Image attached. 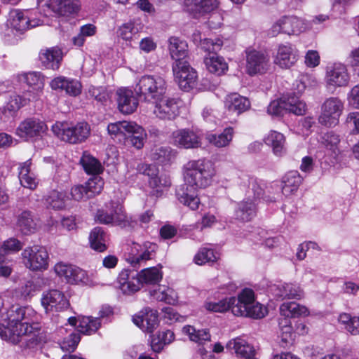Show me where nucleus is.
Instances as JSON below:
<instances>
[{"mask_svg": "<svg viewBox=\"0 0 359 359\" xmlns=\"http://www.w3.org/2000/svg\"><path fill=\"white\" fill-rule=\"evenodd\" d=\"M274 294L281 299H300L304 297V291L296 283H283L273 286Z\"/></svg>", "mask_w": 359, "mask_h": 359, "instance_id": "nucleus-30", "label": "nucleus"}, {"mask_svg": "<svg viewBox=\"0 0 359 359\" xmlns=\"http://www.w3.org/2000/svg\"><path fill=\"white\" fill-rule=\"evenodd\" d=\"M141 130H130L126 137L130 138L131 144L137 149H140L143 147V140L144 135V130L139 126Z\"/></svg>", "mask_w": 359, "mask_h": 359, "instance_id": "nucleus-62", "label": "nucleus"}, {"mask_svg": "<svg viewBox=\"0 0 359 359\" xmlns=\"http://www.w3.org/2000/svg\"><path fill=\"white\" fill-rule=\"evenodd\" d=\"M175 339L173 332L168 330L159 332L156 337L152 338L151 346L154 351L160 352L165 345L170 344Z\"/></svg>", "mask_w": 359, "mask_h": 359, "instance_id": "nucleus-52", "label": "nucleus"}, {"mask_svg": "<svg viewBox=\"0 0 359 359\" xmlns=\"http://www.w3.org/2000/svg\"><path fill=\"white\" fill-rule=\"evenodd\" d=\"M39 318L38 313L31 306L13 305L6 313V325L0 327V337L14 344L20 341V337H24L29 346L36 344Z\"/></svg>", "mask_w": 359, "mask_h": 359, "instance_id": "nucleus-2", "label": "nucleus"}, {"mask_svg": "<svg viewBox=\"0 0 359 359\" xmlns=\"http://www.w3.org/2000/svg\"><path fill=\"white\" fill-rule=\"evenodd\" d=\"M187 11L194 18H199L215 10L219 5L217 0H184Z\"/></svg>", "mask_w": 359, "mask_h": 359, "instance_id": "nucleus-27", "label": "nucleus"}, {"mask_svg": "<svg viewBox=\"0 0 359 359\" xmlns=\"http://www.w3.org/2000/svg\"><path fill=\"white\" fill-rule=\"evenodd\" d=\"M279 327L292 326L290 318L300 316H308L310 314L309 310L305 306L296 302H285L280 306Z\"/></svg>", "mask_w": 359, "mask_h": 359, "instance_id": "nucleus-17", "label": "nucleus"}, {"mask_svg": "<svg viewBox=\"0 0 359 359\" xmlns=\"http://www.w3.org/2000/svg\"><path fill=\"white\" fill-rule=\"evenodd\" d=\"M302 177L296 170L288 172L283 177L282 192L285 196H289L296 192L302 184Z\"/></svg>", "mask_w": 359, "mask_h": 359, "instance_id": "nucleus-37", "label": "nucleus"}, {"mask_svg": "<svg viewBox=\"0 0 359 359\" xmlns=\"http://www.w3.org/2000/svg\"><path fill=\"white\" fill-rule=\"evenodd\" d=\"M116 96L118 109L122 114H130L137 109L139 102L131 89L118 88L116 90Z\"/></svg>", "mask_w": 359, "mask_h": 359, "instance_id": "nucleus-19", "label": "nucleus"}, {"mask_svg": "<svg viewBox=\"0 0 359 359\" xmlns=\"http://www.w3.org/2000/svg\"><path fill=\"white\" fill-rule=\"evenodd\" d=\"M285 111V99L273 100L267 108V112L271 116H280Z\"/></svg>", "mask_w": 359, "mask_h": 359, "instance_id": "nucleus-64", "label": "nucleus"}, {"mask_svg": "<svg viewBox=\"0 0 359 359\" xmlns=\"http://www.w3.org/2000/svg\"><path fill=\"white\" fill-rule=\"evenodd\" d=\"M21 256L23 264L31 271H44L48 267L49 255L43 246L34 245L27 247Z\"/></svg>", "mask_w": 359, "mask_h": 359, "instance_id": "nucleus-5", "label": "nucleus"}, {"mask_svg": "<svg viewBox=\"0 0 359 359\" xmlns=\"http://www.w3.org/2000/svg\"><path fill=\"white\" fill-rule=\"evenodd\" d=\"M169 51L175 63L186 62L184 59L187 56L188 46L185 41L177 37L172 36L169 39Z\"/></svg>", "mask_w": 359, "mask_h": 359, "instance_id": "nucleus-36", "label": "nucleus"}, {"mask_svg": "<svg viewBox=\"0 0 359 359\" xmlns=\"http://www.w3.org/2000/svg\"><path fill=\"white\" fill-rule=\"evenodd\" d=\"M141 286L158 284L163 278V273L158 266L146 268L137 273Z\"/></svg>", "mask_w": 359, "mask_h": 359, "instance_id": "nucleus-39", "label": "nucleus"}, {"mask_svg": "<svg viewBox=\"0 0 359 359\" xmlns=\"http://www.w3.org/2000/svg\"><path fill=\"white\" fill-rule=\"evenodd\" d=\"M50 86L54 90H64L67 95L73 97L79 95L82 90V85L79 81L64 76L53 79L50 82Z\"/></svg>", "mask_w": 359, "mask_h": 359, "instance_id": "nucleus-21", "label": "nucleus"}, {"mask_svg": "<svg viewBox=\"0 0 359 359\" xmlns=\"http://www.w3.org/2000/svg\"><path fill=\"white\" fill-rule=\"evenodd\" d=\"M101 326L99 318L91 316H82L79 318L78 331L90 335L97 331Z\"/></svg>", "mask_w": 359, "mask_h": 359, "instance_id": "nucleus-46", "label": "nucleus"}, {"mask_svg": "<svg viewBox=\"0 0 359 359\" xmlns=\"http://www.w3.org/2000/svg\"><path fill=\"white\" fill-rule=\"evenodd\" d=\"M267 313V309L260 303L255 302L248 309V313L242 316L250 317L252 318H262Z\"/></svg>", "mask_w": 359, "mask_h": 359, "instance_id": "nucleus-61", "label": "nucleus"}, {"mask_svg": "<svg viewBox=\"0 0 359 359\" xmlns=\"http://www.w3.org/2000/svg\"><path fill=\"white\" fill-rule=\"evenodd\" d=\"M133 322L143 332H153L158 325V313L156 310L145 308L133 317Z\"/></svg>", "mask_w": 359, "mask_h": 359, "instance_id": "nucleus-20", "label": "nucleus"}, {"mask_svg": "<svg viewBox=\"0 0 359 359\" xmlns=\"http://www.w3.org/2000/svg\"><path fill=\"white\" fill-rule=\"evenodd\" d=\"M34 15L33 11H26L22 12L15 11L12 15V25L16 29L20 31L34 28L41 25L42 21Z\"/></svg>", "mask_w": 359, "mask_h": 359, "instance_id": "nucleus-25", "label": "nucleus"}, {"mask_svg": "<svg viewBox=\"0 0 359 359\" xmlns=\"http://www.w3.org/2000/svg\"><path fill=\"white\" fill-rule=\"evenodd\" d=\"M118 283L121 291L125 294H132L141 288L137 273L130 269H123L118 276Z\"/></svg>", "mask_w": 359, "mask_h": 359, "instance_id": "nucleus-26", "label": "nucleus"}, {"mask_svg": "<svg viewBox=\"0 0 359 359\" xmlns=\"http://www.w3.org/2000/svg\"><path fill=\"white\" fill-rule=\"evenodd\" d=\"M204 64L209 72L217 76L224 74L228 70V65L224 58L216 53L208 54L205 56Z\"/></svg>", "mask_w": 359, "mask_h": 359, "instance_id": "nucleus-35", "label": "nucleus"}, {"mask_svg": "<svg viewBox=\"0 0 359 359\" xmlns=\"http://www.w3.org/2000/svg\"><path fill=\"white\" fill-rule=\"evenodd\" d=\"M80 162L84 170L88 174L97 175L102 170L100 161L87 152L83 154Z\"/></svg>", "mask_w": 359, "mask_h": 359, "instance_id": "nucleus-53", "label": "nucleus"}, {"mask_svg": "<svg viewBox=\"0 0 359 359\" xmlns=\"http://www.w3.org/2000/svg\"><path fill=\"white\" fill-rule=\"evenodd\" d=\"M154 114L162 120H173L179 115V107L175 98L166 96V94L155 100Z\"/></svg>", "mask_w": 359, "mask_h": 359, "instance_id": "nucleus-15", "label": "nucleus"}, {"mask_svg": "<svg viewBox=\"0 0 359 359\" xmlns=\"http://www.w3.org/2000/svg\"><path fill=\"white\" fill-rule=\"evenodd\" d=\"M255 302V292L252 289L245 288L238 294L236 303L232 306L234 316H242L248 313V309Z\"/></svg>", "mask_w": 359, "mask_h": 359, "instance_id": "nucleus-28", "label": "nucleus"}, {"mask_svg": "<svg viewBox=\"0 0 359 359\" xmlns=\"http://www.w3.org/2000/svg\"><path fill=\"white\" fill-rule=\"evenodd\" d=\"M227 347L234 351L237 357L242 359H253L255 349L244 338L237 337L229 341Z\"/></svg>", "mask_w": 359, "mask_h": 359, "instance_id": "nucleus-32", "label": "nucleus"}, {"mask_svg": "<svg viewBox=\"0 0 359 359\" xmlns=\"http://www.w3.org/2000/svg\"><path fill=\"white\" fill-rule=\"evenodd\" d=\"M241 180V186L244 187H248L249 189L248 192H250V190H251L254 194L255 198H259L261 196H262L263 189L258 183L257 179L251 177L247 175H243Z\"/></svg>", "mask_w": 359, "mask_h": 359, "instance_id": "nucleus-58", "label": "nucleus"}, {"mask_svg": "<svg viewBox=\"0 0 359 359\" xmlns=\"http://www.w3.org/2000/svg\"><path fill=\"white\" fill-rule=\"evenodd\" d=\"M90 247L97 251L104 252L107 250V235L100 227L94 228L89 236Z\"/></svg>", "mask_w": 359, "mask_h": 359, "instance_id": "nucleus-48", "label": "nucleus"}, {"mask_svg": "<svg viewBox=\"0 0 359 359\" xmlns=\"http://www.w3.org/2000/svg\"><path fill=\"white\" fill-rule=\"evenodd\" d=\"M308 28L306 22L294 15H285L277 20L271 26L269 34L274 37L279 34L298 35Z\"/></svg>", "mask_w": 359, "mask_h": 359, "instance_id": "nucleus-6", "label": "nucleus"}, {"mask_svg": "<svg viewBox=\"0 0 359 359\" xmlns=\"http://www.w3.org/2000/svg\"><path fill=\"white\" fill-rule=\"evenodd\" d=\"M175 155L170 147H158L151 154V158L159 164H166L171 161Z\"/></svg>", "mask_w": 359, "mask_h": 359, "instance_id": "nucleus-55", "label": "nucleus"}, {"mask_svg": "<svg viewBox=\"0 0 359 359\" xmlns=\"http://www.w3.org/2000/svg\"><path fill=\"white\" fill-rule=\"evenodd\" d=\"M18 225L24 234L34 233L38 227L36 220L29 211H23L18 217Z\"/></svg>", "mask_w": 359, "mask_h": 359, "instance_id": "nucleus-47", "label": "nucleus"}, {"mask_svg": "<svg viewBox=\"0 0 359 359\" xmlns=\"http://www.w3.org/2000/svg\"><path fill=\"white\" fill-rule=\"evenodd\" d=\"M85 185L88 193V196L93 198L101 192L104 187V181L102 177L95 175L90 177L85 183Z\"/></svg>", "mask_w": 359, "mask_h": 359, "instance_id": "nucleus-56", "label": "nucleus"}, {"mask_svg": "<svg viewBox=\"0 0 359 359\" xmlns=\"http://www.w3.org/2000/svg\"><path fill=\"white\" fill-rule=\"evenodd\" d=\"M156 248V245L150 242H144L142 244L134 243L126 260L131 266L138 269L144 265L147 261L155 257Z\"/></svg>", "mask_w": 359, "mask_h": 359, "instance_id": "nucleus-8", "label": "nucleus"}, {"mask_svg": "<svg viewBox=\"0 0 359 359\" xmlns=\"http://www.w3.org/2000/svg\"><path fill=\"white\" fill-rule=\"evenodd\" d=\"M46 203L48 207L53 209H62L65 206V195L61 192L53 190L47 196Z\"/></svg>", "mask_w": 359, "mask_h": 359, "instance_id": "nucleus-59", "label": "nucleus"}, {"mask_svg": "<svg viewBox=\"0 0 359 359\" xmlns=\"http://www.w3.org/2000/svg\"><path fill=\"white\" fill-rule=\"evenodd\" d=\"M18 178L20 184L23 187L31 190L36 188L38 181L34 173L32 171V161L30 159L19 164Z\"/></svg>", "mask_w": 359, "mask_h": 359, "instance_id": "nucleus-33", "label": "nucleus"}, {"mask_svg": "<svg viewBox=\"0 0 359 359\" xmlns=\"http://www.w3.org/2000/svg\"><path fill=\"white\" fill-rule=\"evenodd\" d=\"M236 302V298L235 297L225 298L218 302L206 300L203 306L207 311L222 313L228 311L229 309H232V306Z\"/></svg>", "mask_w": 359, "mask_h": 359, "instance_id": "nucleus-50", "label": "nucleus"}, {"mask_svg": "<svg viewBox=\"0 0 359 359\" xmlns=\"http://www.w3.org/2000/svg\"><path fill=\"white\" fill-rule=\"evenodd\" d=\"M350 76L346 67L341 63H334L326 67L325 81L327 86L337 88L348 85Z\"/></svg>", "mask_w": 359, "mask_h": 359, "instance_id": "nucleus-16", "label": "nucleus"}, {"mask_svg": "<svg viewBox=\"0 0 359 359\" xmlns=\"http://www.w3.org/2000/svg\"><path fill=\"white\" fill-rule=\"evenodd\" d=\"M130 130L141 129L136 123L126 121L111 123L107 126L108 133L111 137H126Z\"/></svg>", "mask_w": 359, "mask_h": 359, "instance_id": "nucleus-40", "label": "nucleus"}, {"mask_svg": "<svg viewBox=\"0 0 359 359\" xmlns=\"http://www.w3.org/2000/svg\"><path fill=\"white\" fill-rule=\"evenodd\" d=\"M41 303L46 313L62 311L69 306L64 293L55 289L44 291L41 295Z\"/></svg>", "mask_w": 359, "mask_h": 359, "instance_id": "nucleus-14", "label": "nucleus"}, {"mask_svg": "<svg viewBox=\"0 0 359 359\" xmlns=\"http://www.w3.org/2000/svg\"><path fill=\"white\" fill-rule=\"evenodd\" d=\"M172 71L175 79L182 90L189 91L196 86L197 72L187 61L174 63Z\"/></svg>", "mask_w": 359, "mask_h": 359, "instance_id": "nucleus-9", "label": "nucleus"}, {"mask_svg": "<svg viewBox=\"0 0 359 359\" xmlns=\"http://www.w3.org/2000/svg\"><path fill=\"white\" fill-rule=\"evenodd\" d=\"M182 332L187 335L189 339L199 345L204 344L210 341V334L206 329L196 330L191 325H186L182 328Z\"/></svg>", "mask_w": 359, "mask_h": 359, "instance_id": "nucleus-43", "label": "nucleus"}, {"mask_svg": "<svg viewBox=\"0 0 359 359\" xmlns=\"http://www.w3.org/2000/svg\"><path fill=\"white\" fill-rule=\"evenodd\" d=\"M18 80L20 82H25L30 88H44V81L40 72H32L18 74Z\"/></svg>", "mask_w": 359, "mask_h": 359, "instance_id": "nucleus-51", "label": "nucleus"}, {"mask_svg": "<svg viewBox=\"0 0 359 359\" xmlns=\"http://www.w3.org/2000/svg\"><path fill=\"white\" fill-rule=\"evenodd\" d=\"M95 219L104 224L125 226L128 224V218L123 205L115 201H111L107 205L106 209L98 210Z\"/></svg>", "mask_w": 359, "mask_h": 359, "instance_id": "nucleus-7", "label": "nucleus"}, {"mask_svg": "<svg viewBox=\"0 0 359 359\" xmlns=\"http://www.w3.org/2000/svg\"><path fill=\"white\" fill-rule=\"evenodd\" d=\"M285 99V111L297 116L304 114L306 110V103L296 95L290 94Z\"/></svg>", "mask_w": 359, "mask_h": 359, "instance_id": "nucleus-44", "label": "nucleus"}, {"mask_svg": "<svg viewBox=\"0 0 359 359\" xmlns=\"http://www.w3.org/2000/svg\"><path fill=\"white\" fill-rule=\"evenodd\" d=\"M299 57L296 46L290 43H280L277 46L273 55V62L281 69H290Z\"/></svg>", "mask_w": 359, "mask_h": 359, "instance_id": "nucleus-13", "label": "nucleus"}, {"mask_svg": "<svg viewBox=\"0 0 359 359\" xmlns=\"http://www.w3.org/2000/svg\"><path fill=\"white\" fill-rule=\"evenodd\" d=\"M224 106L229 114L239 115L250 107V102L238 93H231L225 97Z\"/></svg>", "mask_w": 359, "mask_h": 359, "instance_id": "nucleus-29", "label": "nucleus"}, {"mask_svg": "<svg viewBox=\"0 0 359 359\" xmlns=\"http://www.w3.org/2000/svg\"><path fill=\"white\" fill-rule=\"evenodd\" d=\"M149 186L156 192V195L161 194L163 188L171 185L170 180L165 175H157L148 180Z\"/></svg>", "mask_w": 359, "mask_h": 359, "instance_id": "nucleus-57", "label": "nucleus"}, {"mask_svg": "<svg viewBox=\"0 0 359 359\" xmlns=\"http://www.w3.org/2000/svg\"><path fill=\"white\" fill-rule=\"evenodd\" d=\"M170 142L180 149H197L201 147V137L190 128L178 129L172 133Z\"/></svg>", "mask_w": 359, "mask_h": 359, "instance_id": "nucleus-11", "label": "nucleus"}, {"mask_svg": "<svg viewBox=\"0 0 359 359\" xmlns=\"http://www.w3.org/2000/svg\"><path fill=\"white\" fill-rule=\"evenodd\" d=\"M66 282L72 285H82L89 287L98 285V278L95 273H88L85 270L72 265Z\"/></svg>", "mask_w": 359, "mask_h": 359, "instance_id": "nucleus-22", "label": "nucleus"}, {"mask_svg": "<svg viewBox=\"0 0 359 359\" xmlns=\"http://www.w3.org/2000/svg\"><path fill=\"white\" fill-rule=\"evenodd\" d=\"M151 296L155 299L165 302L169 304H175L178 302V295L175 290L165 286H160L157 290L150 292Z\"/></svg>", "mask_w": 359, "mask_h": 359, "instance_id": "nucleus-41", "label": "nucleus"}, {"mask_svg": "<svg viewBox=\"0 0 359 359\" xmlns=\"http://www.w3.org/2000/svg\"><path fill=\"white\" fill-rule=\"evenodd\" d=\"M52 131L61 140L70 144L84 142L90 134V128L86 122H79L69 126L65 122H57L52 126Z\"/></svg>", "mask_w": 359, "mask_h": 359, "instance_id": "nucleus-4", "label": "nucleus"}, {"mask_svg": "<svg viewBox=\"0 0 359 359\" xmlns=\"http://www.w3.org/2000/svg\"><path fill=\"white\" fill-rule=\"evenodd\" d=\"M319 142L327 150L331 151V153L334 156H337L339 154L340 138L339 135L333 131L327 132L322 135L319 139Z\"/></svg>", "mask_w": 359, "mask_h": 359, "instance_id": "nucleus-49", "label": "nucleus"}, {"mask_svg": "<svg viewBox=\"0 0 359 359\" xmlns=\"http://www.w3.org/2000/svg\"><path fill=\"white\" fill-rule=\"evenodd\" d=\"M233 136V129L231 127L226 128L223 132L219 135L209 134L207 135V140L209 143L221 148L229 145Z\"/></svg>", "mask_w": 359, "mask_h": 359, "instance_id": "nucleus-42", "label": "nucleus"}, {"mask_svg": "<svg viewBox=\"0 0 359 359\" xmlns=\"http://www.w3.org/2000/svg\"><path fill=\"white\" fill-rule=\"evenodd\" d=\"M344 104L338 98L331 97L326 99L321 106V113L318 121L321 125L327 127L336 126L343 111Z\"/></svg>", "mask_w": 359, "mask_h": 359, "instance_id": "nucleus-10", "label": "nucleus"}, {"mask_svg": "<svg viewBox=\"0 0 359 359\" xmlns=\"http://www.w3.org/2000/svg\"><path fill=\"white\" fill-rule=\"evenodd\" d=\"M269 67L270 58L266 51L255 49L246 51V72L248 74H264Z\"/></svg>", "mask_w": 359, "mask_h": 359, "instance_id": "nucleus-12", "label": "nucleus"}, {"mask_svg": "<svg viewBox=\"0 0 359 359\" xmlns=\"http://www.w3.org/2000/svg\"><path fill=\"white\" fill-rule=\"evenodd\" d=\"M39 4L51 8L60 16H69L77 12L79 4L76 0H37Z\"/></svg>", "mask_w": 359, "mask_h": 359, "instance_id": "nucleus-24", "label": "nucleus"}, {"mask_svg": "<svg viewBox=\"0 0 359 359\" xmlns=\"http://www.w3.org/2000/svg\"><path fill=\"white\" fill-rule=\"evenodd\" d=\"M22 95H13L5 106V109L10 113L15 112L27 104L24 102Z\"/></svg>", "mask_w": 359, "mask_h": 359, "instance_id": "nucleus-63", "label": "nucleus"}, {"mask_svg": "<svg viewBox=\"0 0 359 359\" xmlns=\"http://www.w3.org/2000/svg\"><path fill=\"white\" fill-rule=\"evenodd\" d=\"M219 258V253L214 249L208 247L201 248L194 257V262L197 265L214 263Z\"/></svg>", "mask_w": 359, "mask_h": 359, "instance_id": "nucleus-45", "label": "nucleus"}, {"mask_svg": "<svg viewBox=\"0 0 359 359\" xmlns=\"http://www.w3.org/2000/svg\"><path fill=\"white\" fill-rule=\"evenodd\" d=\"M264 141L271 148L275 156L281 157L286 154L285 137L281 133L271 130L264 137Z\"/></svg>", "mask_w": 359, "mask_h": 359, "instance_id": "nucleus-34", "label": "nucleus"}, {"mask_svg": "<svg viewBox=\"0 0 359 359\" xmlns=\"http://www.w3.org/2000/svg\"><path fill=\"white\" fill-rule=\"evenodd\" d=\"M140 32V28L134 22H128L119 27L117 31L118 38L130 42L133 38H135Z\"/></svg>", "mask_w": 359, "mask_h": 359, "instance_id": "nucleus-54", "label": "nucleus"}, {"mask_svg": "<svg viewBox=\"0 0 359 359\" xmlns=\"http://www.w3.org/2000/svg\"><path fill=\"white\" fill-rule=\"evenodd\" d=\"M79 341L80 336L74 332H71L60 342V346L65 351L73 352L76 349Z\"/></svg>", "mask_w": 359, "mask_h": 359, "instance_id": "nucleus-60", "label": "nucleus"}, {"mask_svg": "<svg viewBox=\"0 0 359 359\" xmlns=\"http://www.w3.org/2000/svg\"><path fill=\"white\" fill-rule=\"evenodd\" d=\"M39 59L43 67L53 70L58 69L62 59V53L58 48L53 47L41 50Z\"/></svg>", "mask_w": 359, "mask_h": 359, "instance_id": "nucleus-31", "label": "nucleus"}, {"mask_svg": "<svg viewBox=\"0 0 359 359\" xmlns=\"http://www.w3.org/2000/svg\"><path fill=\"white\" fill-rule=\"evenodd\" d=\"M182 169L187 187L178 189L176 195L181 203L195 210L198 208L201 201L194 191L211 184L216 174L215 167L210 160L200 158L189 161Z\"/></svg>", "mask_w": 359, "mask_h": 359, "instance_id": "nucleus-1", "label": "nucleus"}, {"mask_svg": "<svg viewBox=\"0 0 359 359\" xmlns=\"http://www.w3.org/2000/svg\"><path fill=\"white\" fill-rule=\"evenodd\" d=\"M255 214L256 204L251 199L239 203L235 212L236 218L243 222L250 221L255 216Z\"/></svg>", "mask_w": 359, "mask_h": 359, "instance_id": "nucleus-38", "label": "nucleus"}, {"mask_svg": "<svg viewBox=\"0 0 359 359\" xmlns=\"http://www.w3.org/2000/svg\"><path fill=\"white\" fill-rule=\"evenodd\" d=\"M48 130L46 124L37 118H29L20 123L16 129V135L21 138H29L41 136Z\"/></svg>", "mask_w": 359, "mask_h": 359, "instance_id": "nucleus-18", "label": "nucleus"}, {"mask_svg": "<svg viewBox=\"0 0 359 359\" xmlns=\"http://www.w3.org/2000/svg\"><path fill=\"white\" fill-rule=\"evenodd\" d=\"M66 282L72 285H82L89 287L98 285V278L95 273H88L85 270L72 265Z\"/></svg>", "mask_w": 359, "mask_h": 359, "instance_id": "nucleus-23", "label": "nucleus"}, {"mask_svg": "<svg viewBox=\"0 0 359 359\" xmlns=\"http://www.w3.org/2000/svg\"><path fill=\"white\" fill-rule=\"evenodd\" d=\"M134 91L140 99L152 102L166 94L167 83L161 76L144 75L135 83Z\"/></svg>", "mask_w": 359, "mask_h": 359, "instance_id": "nucleus-3", "label": "nucleus"}]
</instances>
